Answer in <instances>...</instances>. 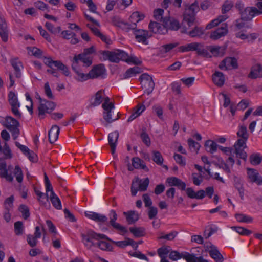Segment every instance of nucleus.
<instances>
[{
  "instance_id": "obj_1",
  "label": "nucleus",
  "mask_w": 262,
  "mask_h": 262,
  "mask_svg": "<svg viewBox=\"0 0 262 262\" xmlns=\"http://www.w3.org/2000/svg\"><path fill=\"white\" fill-rule=\"evenodd\" d=\"M81 241L85 247L92 251L96 249L99 239H106L108 237L103 234L97 233L92 230H86L80 234Z\"/></svg>"
},
{
  "instance_id": "obj_2",
  "label": "nucleus",
  "mask_w": 262,
  "mask_h": 262,
  "mask_svg": "<svg viewBox=\"0 0 262 262\" xmlns=\"http://www.w3.org/2000/svg\"><path fill=\"white\" fill-rule=\"evenodd\" d=\"M169 253V258L172 261H177L182 258L187 262H209L202 256H196L194 253H189L187 252L180 253L177 251H171Z\"/></svg>"
},
{
  "instance_id": "obj_3",
  "label": "nucleus",
  "mask_w": 262,
  "mask_h": 262,
  "mask_svg": "<svg viewBox=\"0 0 262 262\" xmlns=\"http://www.w3.org/2000/svg\"><path fill=\"white\" fill-rule=\"evenodd\" d=\"M104 60H108L111 62L118 63L119 61H124L126 57V53L121 50H116L113 51H104L102 53Z\"/></svg>"
},
{
  "instance_id": "obj_4",
  "label": "nucleus",
  "mask_w": 262,
  "mask_h": 262,
  "mask_svg": "<svg viewBox=\"0 0 262 262\" xmlns=\"http://www.w3.org/2000/svg\"><path fill=\"white\" fill-rule=\"evenodd\" d=\"M149 180L148 178L140 179L138 177L135 178L132 181L131 186V193L133 196H135L138 191H145L147 190L149 185Z\"/></svg>"
},
{
  "instance_id": "obj_5",
  "label": "nucleus",
  "mask_w": 262,
  "mask_h": 262,
  "mask_svg": "<svg viewBox=\"0 0 262 262\" xmlns=\"http://www.w3.org/2000/svg\"><path fill=\"white\" fill-rule=\"evenodd\" d=\"M142 88L145 89L144 93L149 95L152 92L155 83L152 77L147 73L142 74L139 77Z\"/></svg>"
},
{
  "instance_id": "obj_6",
  "label": "nucleus",
  "mask_w": 262,
  "mask_h": 262,
  "mask_svg": "<svg viewBox=\"0 0 262 262\" xmlns=\"http://www.w3.org/2000/svg\"><path fill=\"white\" fill-rule=\"evenodd\" d=\"M43 62L49 67L52 68L53 66L56 67L58 70L62 71V73L68 76L70 74V71L67 66L59 60H53L50 57H45Z\"/></svg>"
},
{
  "instance_id": "obj_7",
  "label": "nucleus",
  "mask_w": 262,
  "mask_h": 262,
  "mask_svg": "<svg viewBox=\"0 0 262 262\" xmlns=\"http://www.w3.org/2000/svg\"><path fill=\"white\" fill-rule=\"evenodd\" d=\"M9 102L11 106V111L14 116L20 118L21 116V113L18 110L20 107V103L18 101L17 97L13 92H10L8 95Z\"/></svg>"
},
{
  "instance_id": "obj_8",
  "label": "nucleus",
  "mask_w": 262,
  "mask_h": 262,
  "mask_svg": "<svg viewBox=\"0 0 262 262\" xmlns=\"http://www.w3.org/2000/svg\"><path fill=\"white\" fill-rule=\"evenodd\" d=\"M109 218L110 219V224L114 229L117 230L121 235H124L127 232L126 228L122 226L119 223L116 222L117 219V214L115 211L111 210L109 213Z\"/></svg>"
},
{
  "instance_id": "obj_9",
  "label": "nucleus",
  "mask_w": 262,
  "mask_h": 262,
  "mask_svg": "<svg viewBox=\"0 0 262 262\" xmlns=\"http://www.w3.org/2000/svg\"><path fill=\"white\" fill-rule=\"evenodd\" d=\"M206 251L215 262H223L224 258L217 247L211 244L206 246Z\"/></svg>"
},
{
  "instance_id": "obj_10",
  "label": "nucleus",
  "mask_w": 262,
  "mask_h": 262,
  "mask_svg": "<svg viewBox=\"0 0 262 262\" xmlns=\"http://www.w3.org/2000/svg\"><path fill=\"white\" fill-rule=\"evenodd\" d=\"M238 67L237 60L234 57H227L219 64V67L223 70L236 69Z\"/></svg>"
},
{
  "instance_id": "obj_11",
  "label": "nucleus",
  "mask_w": 262,
  "mask_h": 262,
  "mask_svg": "<svg viewBox=\"0 0 262 262\" xmlns=\"http://www.w3.org/2000/svg\"><path fill=\"white\" fill-rule=\"evenodd\" d=\"M106 69L103 64H100L94 66L89 73V79L104 78L106 75Z\"/></svg>"
},
{
  "instance_id": "obj_12",
  "label": "nucleus",
  "mask_w": 262,
  "mask_h": 262,
  "mask_svg": "<svg viewBox=\"0 0 262 262\" xmlns=\"http://www.w3.org/2000/svg\"><path fill=\"white\" fill-rule=\"evenodd\" d=\"M228 32L227 24L226 23L223 24L221 27L217 28L214 31L211 32L210 38L213 40H216L226 36Z\"/></svg>"
},
{
  "instance_id": "obj_13",
  "label": "nucleus",
  "mask_w": 262,
  "mask_h": 262,
  "mask_svg": "<svg viewBox=\"0 0 262 262\" xmlns=\"http://www.w3.org/2000/svg\"><path fill=\"white\" fill-rule=\"evenodd\" d=\"M13 170L12 166H9L7 168L6 163L5 162L0 163V176L1 178H5L9 182H12L13 180L12 174L8 173L11 172Z\"/></svg>"
},
{
  "instance_id": "obj_14",
  "label": "nucleus",
  "mask_w": 262,
  "mask_h": 262,
  "mask_svg": "<svg viewBox=\"0 0 262 262\" xmlns=\"http://www.w3.org/2000/svg\"><path fill=\"white\" fill-rule=\"evenodd\" d=\"M145 16L138 11L133 12L129 17V26H127L128 30H135L137 23L143 19Z\"/></svg>"
},
{
  "instance_id": "obj_15",
  "label": "nucleus",
  "mask_w": 262,
  "mask_h": 262,
  "mask_svg": "<svg viewBox=\"0 0 262 262\" xmlns=\"http://www.w3.org/2000/svg\"><path fill=\"white\" fill-rule=\"evenodd\" d=\"M55 107V103L52 101L46 100L42 101L38 107L39 115H43L45 113H49L54 109Z\"/></svg>"
},
{
  "instance_id": "obj_16",
  "label": "nucleus",
  "mask_w": 262,
  "mask_h": 262,
  "mask_svg": "<svg viewBox=\"0 0 262 262\" xmlns=\"http://www.w3.org/2000/svg\"><path fill=\"white\" fill-rule=\"evenodd\" d=\"M134 34L137 41L142 42L144 45H148L147 39L151 36V35L147 30L139 29L135 30Z\"/></svg>"
},
{
  "instance_id": "obj_17",
  "label": "nucleus",
  "mask_w": 262,
  "mask_h": 262,
  "mask_svg": "<svg viewBox=\"0 0 262 262\" xmlns=\"http://www.w3.org/2000/svg\"><path fill=\"white\" fill-rule=\"evenodd\" d=\"M119 133L117 131L111 133L108 136V144L111 147L112 154L114 158L117 157V155L115 154V149Z\"/></svg>"
},
{
  "instance_id": "obj_18",
  "label": "nucleus",
  "mask_w": 262,
  "mask_h": 262,
  "mask_svg": "<svg viewBox=\"0 0 262 262\" xmlns=\"http://www.w3.org/2000/svg\"><path fill=\"white\" fill-rule=\"evenodd\" d=\"M257 14V9L253 7H247L241 12V19L242 20H251Z\"/></svg>"
},
{
  "instance_id": "obj_19",
  "label": "nucleus",
  "mask_w": 262,
  "mask_h": 262,
  "mask_svg": "<svg viewBox=\"0 0 262 262\" xmlns=\"http://www.w3.org/2000/svg\"><path fill=\"white\" fill-rule=\"evenodd\" d=\"M149 29L151 32L154 33L164 34L167 33L166 28L163 23L162 25L157 22L150 21L149 24Z\"/></svg>"
},
{
  "instance_id": "obj_20",
  "label": "nucleus",
  "mask_w": 262,
  "mask_h": 262,
  "mask_svg": "<svg viewBox=\"0 0 262 262\" xmlns=\"http://www.w3.org/2000/svg\"><path fill=\"white\" fill-rule=\"evenodd\" d=\"M85 215L97 223H103L107 221L105 215L97 212L87 211L85 212Z\"/></svg>"
},
{
  "instance_id": "obj_21",
  "label": "nucleus",
  "mask_w": 262,
  "mask_h": 262,
  "mask_svg": "<svg viewBox=\"0 0 262 262\" xmlns=\"http://www.w3.org/2000/svg\"><path fill=\"white\" fill-rule=\"evenodd\" d=\"M106 239L111 242L112 243L114 244L117 247L121 248H124L129 245L132 246L133 248H137L138 247V245L136 244V243H135V242L133 239L129 238H125V240L124 241L117 242L113 241L109 238L108 239Z\"/></svg>"
},
{
  "instance_id": "obj_22",
  "label": "nucleus",
  "mask_w": 262,
  "mask_h": 262,
  "mask_svg": "<svg viewBox=\"0 0 262 262\" xmlns=\"http://www.w3.org/2000/svg\"><path fill=\"white\" fill-rule=\"evenodd\" d=\"M163 24H164V26L167 31L168 29L176 31L180 27L179 22L172 18H165L163 20Z\"/></svg>"
},
{
  "instance_id": "obj_23",
  "label": "nucleus",
  "mask_w": 262,
  "mask_h": 262,
  "mask_svg": "<svg viewBox=\"0 0 262 262\" xmlns=\"http://www.w3.org/2000/svg\"><path fill=\"white\" fill-rule=\"evenodd\" d=\"M166 182L170 186H177L182 190H185L186 186L185 183L177 177H169L167 178Z\"/></svg>"
},
{
  "instance_id": "obj_24",
  "label": "nucleus",
  "mask_w": 262,
  "mask_h": 262,
  "mask_svg": "<svg viewBox=\"0 0 262 262\" xmlns=\"http://www.w3.org/2000/svg\"><path fill=\"white\" fill-rule=\"evenodd\" d=\"M237 135L239 139L235 143L243 145L245 144L249 137L247 127L245 126H241L237 133Z\"/></svg>"
},
{
  "instance_id": "obj_25",
  "label": "nucleus",
  "mask_w": 262,
  "mask_h": 262,
  "mask_svg": "<svg viewBox=\"0 0 262 262\" xmlns=\"http://www.w3.org/2000/svg\"><path fill=\"white\" fill-rule=\"evenodd\" d=\"M104 96H105L104 91L102 90L98 91L91 98V106L95 107L99 105L103 102Z\"/></svg>"
},
{
  "instance_id": "obj_26",
  "label": "nucleus",
  "mask_w": 262,
  "mask_h": 262,
  "mask_svg": "<svg viewBox=\"0 0 262 262\" xmlns=\"http://www.w3.org/2000/svg\"><path fill=\"white\" fill-rule=\"evenodd\" d=\"M248 175L251 182H254L258 185H262V177L256 170L248 169Z\"/></svg>"
},
{
  "instance_id": "obj_27",
  "label": "nucleus",
  "mask_w": 262,
  "mask_h": 262,
  "mask_svg": "<svg viewBox=\"0 0 262 262\" xmlns=\"http://www.w3.org/2000/svg\"><path fill=\"white\" fill-rule=\"evenodd\" d=\"M132 166L129 164L128 165V169L129 171H132L134 168L136 169H146V166L144 164L143 161L141 160L138 157H135L132 159Z\"/></svg>"
},
{
  "instance_id": "obj_28",
  "label": "nucleus",
  "mask_w": 262,
  "mask_h": 262,
  "mask_svg": "<svg viewBox=\"0 0 262 262\" xmlns=\"http://www.w3.org/2000/svg\"><path fill=\"white\" fill-rule=\"evenodd\" d=\"M60 128L57 125H53L48 133L49 141L51 143H54L58 139Z\"/></svg>"
},
{
  "instance_id": "obj_29",
  "label": "nucleus",
  "mask_w": 262,
  "mask_h": 262,
  "mask_svg": "<svg viewBox=\"0 0 262 262\" xmlns=\"http://www.w3.org/2000/svg\"><path fill=\"white\" fill-rule=\"evenodd\" d=\"M50 194L48 193V197L53 205V206L56 209L60 210L62 208L61 202L58 196L55 193L53 190L49 191Z\"/></svg>"
},
{
  "instance_id": "obj_30",
  "label": "nucleus",
  "mask_w": 262,
  "mask_h": 262,
  "mask_svg": "<svg viewBox=\"0 0 262 262\" xmlns=\"http://www.w3.org/2000/svg\"><path fill=\"white\" fill-rule=\"evenodd\" d=\"M246 147L245 144H240L238 143H235L234 144L235 152L237 157L245 160L247 158V155L244 149Z\"/></svg>"
},
{
  "instance_id": "obj_31",
  "label": "nucleus",
  "mask_w": 262,
  "mask_h": 262,
  "mask_svg": "<svg viewBox=\"0 0 262 262\" xmlns=\"http://www.w3.org/2000/svg\"><path fill=\"white\" fill-rule=\"evenodd\" d=\"M248 77L252 79H256L262 77V67L260 64H256L253 66Z\"/></svg>"
},
{
  "instance_id": "obj_32",
  "label": "nucleus",
  "mask_w": 262,
  "mask_h": 262,
  "mask_svg": "<svg viewBox=\"0 0 262 262\" xmlns=\"http://www.w3.org/2000/svg\"><path fill=\"white\" fill-rule=\"evenodd\" d=\"M114 108H107L104 110L103 112V118L108 123H111L113 121L117 120L119 118L117 113V115L115 118L112 117V113H114L113 110Z\"/></svg>"
},
{
  "instance_id": "obj_33",
  "label": "nucleus",
  "mask_w": 262,
  "mask_h": 262,
  "mask_svg": "<svg viewBox=\"0 0 262 262\" xmlns=\"http://www.w3.org/2000/svg\"><path fill=\"white\" fill-rule=\"evenodd\" d=\"M145 110V106L144 105H138L134 108L132 114L127 119L128 122H131L135 118L139 116Z\"/></svg>"
},
{
  "instance_id": "obj_34",
  "label": "nucleus",
  "mask_w": 262,
  "mask_h": 262,
  "mask_svg": "<svg viewBox=\"0 0 262 262\" xmlns=\"http://www.w3.org/2000/svg\"><path fill=\"white\" fill-rule=\"evenodd\" d=\"M11 63L15 70V76L20 77L21 70L23 69L22 63L17 58H15L11 60Z\"/></svg>"
},
{
  "instance_id": "obj_35",
  "label": "nucleus",
  "mask_w": 262,
  "mask_h": 262,
  "mask_svg": "<svg viewBox=\"0 0 262 262\" xmlns=\"http://www.w3.org/2000/svg\"><path fill=\"white\" fill-rule=\"evenodd\" d=\"M3 125L8 130H10L16 126H19V123L16 119L8 116L6 117Z\"/></svg>"
},
{
  "instance_id": "obj_36",
  "label": "nucleus",
  "mask_w": 262,
  "mask_h": 262,
  "mask_svg": "<svg viewBox=\"0 0 262 262\" xmlns=\"http://www.w3.org/2000/svg\"><path fill=\"white\" fill-rule=\"evenodd\" d=\"M212 80L215 85L222 86L225 82L224 75L222 72L216 71L212 75Z\"/></svg>"
},
{
  "instance_id": "obj_37",
  "label": "nucleus",
  "mask_w": 262,
  "mask_h": 262,
  "mask_svg": "<svg viewBox=\"0 0 262 262\" xmlns=\"http://www.w3.org/2000/svg\"><path fill=\"white\" fill-rule=\"evenodd\" d=\"M228 16L226 15H223L219 16L216 18L211 21L206 26V29H210L213 27L217 26L221 23L224 21L228 18Z\"/></svg>"
},
{
  "instance_id": "obj_38",
  "label": "nucleus",
  "mask_w": 262,
  "mask_h": 262,
  "mask_svg": "<svg viewBox=\"0 0 262 262\" xmlns=\"http://www.w3.org/2000/svg\"><path fill=\"white\" fill-rule=\"evenodd\" d=\"M142 72V70L141 68L138 67H134L129 68L124 73L123 78L127 79L133 76H135L137 74L141 73Z\"/></svg>"
},
{
  "instance_id": "obj_39",
  "label": "nucleus",
  "mask_w": 262,
  "mask_h": 262,
  "mask_svg": "<svg viewBox=\"0 0 262 262\" xmlns=\"http://www.w3.org/2000/svg\"><path fill=\"white\" fill-rule=\"evenodd\" d=\"M123 215L126 217V221L129 224L135 223L139 219L138 213L134 211L124 212Z\"/></svg>"
},
{
  "instance_id": "obj_40",
  "label": "nucleus",
  "mask_w": 262,
  "mask_h": 262,
  "mask_svg": "<svg viewBox=\"0 0 262 262\" xmlns=\"http://www.w3.org/2000/svg\"><path fill=\"white\" fill-rule=\"evenodd\" d=\"M207 49L215 56H222L224 54L225 49L220 46H209L207 47Z\"/></svg>"
},
{
  "instance_id": "obj_41",
  "label": "nucleus",
  "mask_w": 262,
  "mask_h": 262,
  "mask_svg": "<svg viewBox=\"0 0 262 262\" xmlns=\"http://www.w3.org/2000/svg\"><path fill=\"white\" fill-rule=\"evenodd\" d=\"M200 46V43L198 42H192L179 47L180 51L182 52L196 51L198 47Z\"/></svg>"
},
{
  "instance_id": "obj_42",
  "label": "nucleus",
  "mask_w": 262,
  "mask_h": 262,
  "mask_svg": "<svg viewBox=\"0 0 262 262\" xmlns=\"http://www.w3.org/2000/svg\"><path fill=\"white\" fill-rule=\"evenodd\" d=\"M97 248L102 250L106 251H112L113 250L112 245L106 241H102V239H99L97 245L96 246V248Z\"/></svg>"
},
{
  "instance_id": "obj_43",
  "label": "nucleus",
  "mask_w": 262,
  "mask_h": 262,
  "mask_svg": "<svg viewBox=\"0 0 262 262\" xmlns=\"http://www.w3.org/2000/svg\"><path fill=\"white\" fill-rule=\"evenodd\" d=\"M205 146L207 151L210 152L211 154H213L216 151L217 148H219V145H218L213 141L209 140L206 141L205 142Z\"/></svg>"
},
{
  "instance_id": "obj_44",
  "label": "nucleus",
  "mask_w": 262,
  "mask_h": 262,
  "mask_svg": "<svg viewBox=\"0 0 262 262\" xmlns=\"http://www.w3.org/2000/svg\"><path fill=\"white\" fill-rule=\"evenodd\" d=\"M235 217L239 222L250 223L253 222L251 216L242 213L235 214Z\"/></svg>"
},
{
  "instance_id": "obj_45",
  "label": "nucleus",
  "mask_w": 262,
  "mask_h": 262,
  "mask_svg": "<svg viewBox=\"0 0 262 262\" xmlns=\"http://www.w3.org/2000/svg\"><path fill=\"white\" fill-rule=\"evenodd\" d=\"M231 229L242 235L248 236L252 233V231L241 226H232Z\"/></svg>"
},
{
  "instance_id": "obj_46",
  "label": "nucleus",
  "mask_w": 262,
  "mask_h": 262,
  "mask_svg": "<svg viewBox=\"0 0 262 262\" xmlns=\"http://www.w3.org/2000/svg\"><path fill=\"white\" fill-rule=\"evenodd\" d=\"M129 231L136 237H142L145 234L144 229L141 227H130Z\"/></svg>"
},
{
  "instance_id": "obj_47",
  "label": "nucleus",
  "mask_w": 262,
  "mask_h": 262,
  "mask_svg": "<svg viewBox=\"0 0 262 262\" xmlns=\"http://www.w3.org/2000/svg\"><path fill=\"white\" fill-rule=\"evenodd\" d=\"M195 15L193 13L185 11L183 15V20L186 22L189 26H191L195 19Z\"/></svg>"
},
{
  "instance_id": "obj_48",
  "label": "nucleus",
  "mask_w": 262,
  "mask_h": 262,
  "mask_svg": "<svg viewBox=\"0 0 262 262\" xmlns=\"http://www.w3.org/2000/svg\"><path fill=\"white\" fill-rule=\"evenodd\" d=\"M250 161L251 164L257 165L262 161V156L259 154H253L250 156Z\"/></svg>"
},
{
  "instance_id": "obj_49",
  "label": "nucleus",
  "mask_w": 262,
  "mask_h": 262,
  "mask_svg": "<svg viewBox=\"0 0 262 262\" xmlns=\"http://www.w3.org/2000/svg\"><path fill=\"white\" fill-rule=\"evenodd\" d=\"M188 144L189 145V149L191 151L198 153L200 147V145L199 143L190 138L188 140Z\"/></svg>"
},
{
  "instance_id": "obj_50",
  "label": "nucleus",
  "mask_w": 262,
  "mask_h": 262,
  "mask_svg": "<svg viewBox=\"0 0 262 262\" xmlns=\"http://www.w3.org/2000/svg\"><path fill=\"white\" fill-rule=\"evenodd\" d=\"M204 34V30L201 27H195L189 32L188 34L191 37H199Z\"/></svg>"
},
{
  "instance_id": "obj_51",
  "label": "nucleus",
  "mask_w": 262,
  "mask_h": 262,
  "mask_svg": "<svg viewBox=\"0 0 262 262\" xmlns=\"http://www.w3.org/2000/svg\"><path fill=\"white\" fill-rule=\"evenodd\" d=\"M152 154L153 161L158 165H161L163 163V158L161 153L158 151H153Z\"/></svg>"
},
{
  "instance_id": "obj_52",
  "label": "nucleus",
  "mask_w": 262,
  "mask_h": 262,
  "mask_svg": "<svg viewBox=\"0 0 262 262\" xmlns=\"http://www.w3.org/2000/svg\"><path fill=\"white\" fill-rule=\"evenodd\" d=\"M164 10L162 9H157L154 11V17L155 19L159 21H162L165 18L163 17ZM165 18H166L165 17Z\"/></svg>"
},
{
  "instance_id": "obj_53",
  "label": "nucleus",
  "mask_w": 262,
  "mask_h": 262,
  "mask_svg": "<svg viewBox=\"0 0 262 262\" xmlns=\"http://www.w3.org/2000/svg\"><path fill=\"white\" fill-rule=\"evenodd\" d=\"M170 247L164 246L159 248L157 250V253L160 257H164L170 252Z\"/></svg>"
},
{
  "instance_id": "obj_54",
  "label": "nucleus",
  "mask_w": 262,
  "mask_h": 262,
  "mask_svg": "<svg viewBox=\"0 0 262 262\" xmlns=\"http://www.w3.org/2000/svg\"><path fill=\"white\" fill-rule=\"evenodd\" d=\"M234 4L233 2L230 1H226L223 4L222 8V12L223 14H225L227 12H229L232 8L233 7Z\"/></svg>"
},
{
  "instance_id": "obj_55",
  "label": "nucleus",
  "mask_w": 262,
  "mask_h": 262,
  "mask_svg": "<svg viewBox=\"0 0 262 262\" xmlns=\"http://www.w3.org/2000/svg\"><path fill=\"white\" fill-rule=\"evenodd\" d=\"M24 230V227L23 226V222L20 221L16 222L14 223V231L15 233L17 235H21Z\"/></svg>"
},
{
  "instance_id": "obj_56",
  "label": "nucleus",
  "mask_w": 262,
  "mask_h": 262,
  "mask_svg": "<svg viewBox=\"0 0 262 262\" xmlns=\"http://www.w3.org/2000/svg\"><path fill=\"white\" fill-rule=\"evenodd\" d=\"M45 26L47 29L54 34L59 33L61 30L60 27H54L53 25L50 22H47Z\"/></svg>"
},
{
  "instance_id": "obj_57",
  "label": "nucleus",
  "mask_w": 262,
  "mask_h": 262,
  "mask_svg": "<svg viewBox=\"0 0 262 262\" xmlns=\"http://www.w3.org/2000/svg\"><path fill=\"white\" fill-rule=\"evenodd\" d=\"M14 174L18 183H21L23 179V175L21 168L18 166H16L14 170Z\"/></svg>"
},
{
  "instance_id": "obj_58",
  "label": "nucleus",
  "mask_w": 262,
  "mask_h": 262,
  "mask_svg": "<svg viewBox=\"0 0 262 262\" xmlns=\"http://www.w3.org/2000/svg\"><path fill=\"white\" fill-rule=\"evenodd\" d=\"M14 200L13 195H11L5 200L4 202L5 210H10L13 207Z\"/></svg>"
},
{
  "instance_id": "obj_59",
  "label": "nucleus",
  "mask_w": 262,
  "mask_h": 262,
  "mask_svg": "<svg viewBox=\"0 0 262 262\" xmlns=\"http://www.w3.org/2000/svg\"><path fill=\"white\" fill-rule=\"evenodd\" d=\"M125 59H124V61H125L128 63H133L135 64L138 65L141 64V61L136 56H129L127 53L126 57H125Z\"/></svg>"
},
{
  "instance_id": "obj_60",
  "label": "nucleus",
  "mask_w": 262,
  "mask_h": 262,
  "mask_svg": "<svg viewBox=\"0 0 262 262\" xmlns=\"http://www.w3.org/2000/svg\"><path fill=\"white\" fill-rule=\"evenodd\" d=\"M19 211L22 213L23 217L26 220L30 216L29 209L28 207L25 205H21L19 208Z\"/></svg>"
},
{
  "instance_id": "obj_61",
  "label": "nucleus",
  "mask_w": 262,
  "mask_h": 262,
  "mask_svg": "<svg viewBox=\"0 0 262 262\" xmlns=\"http://www.w3.org/2000/svg\"><path fill=\"white\" fill-rule=\"evenodd\" d=\"M37 239L38 238H36L35 236L31 234H28L27 236V242L31 247H34L36 246L38 242Z\"/></svg>"
},
{
  "instance_id": "obj_62",
  "label": "nucleus",
  "mask_w": 262,
  "mask_h": 262,
  "mask_svg": "<svg viewBox=\"0 0 262 262\" xmlns=\"http://www.w3.org/2000/svg\"><path fill=\"white\" fill-rule=\"evenodd\" d=\"M74 72L77 75V79L78 81H82L86 80L87 79H89V73L87 74H85L82 73L79 68L76 69V70H74Z\"/></svg>"
},
{
  "instance_id": "obj_63",
  "label": "nucleus",
  "mask_w": 262,
  "mask_h": 262,
  "mask_svg": "<svg viewBox=\"0 0 262 262\" xmlns=\"http://www.w3.org/2000/svg\"><path fill=\"white\" fill-rule=\"evenodd\" d=\"M199 10V3L196 1L192 3L185 11L189 13H193L195 15V13Z\"/></svg>"
},
{
  "instance_id": "obj_64",
  "label": "nucleus",
  "mask_w": 262,
  "mask_h": 262,
  "mask_svg": "<svg viewBox=\"0 0 262 262\" xmlns=\"http://www.w3.org/2000/svg\"><path fill=\"white\" fill-rule=\"evenodd\" d=\"M173 158L176 162L180 166H184L186 165L185 159L181 155L174 154Z\"/></svg>"
}]
</instances>
